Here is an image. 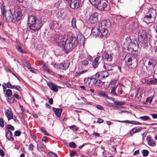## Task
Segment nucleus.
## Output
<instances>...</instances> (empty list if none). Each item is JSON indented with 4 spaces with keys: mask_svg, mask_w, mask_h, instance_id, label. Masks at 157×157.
Wrapping results in <instances>:
<instances>
[{
    "mask_svg": "<svg viewBox=\"0 0 157 157\" xmlns=\"http://www.w3.org/2000/svg\"><path fill=\"white\" fill-rule=\"evenodd\" d=\"M6 94L8 97H10L12 94V91L10 89H7L6 90Z\"/></svg>",
    "mask_w": 157,
    "mask_h": 157,
    "instance_id": "72a5a7b5",
    "label": "nucleus"
},
{
    "mask_svg": "<svg viewBox=\"0 0 157 157\" xmlns=\"http://www.w3.org/2000/svg\"><path fill=\"white\" fill-rule=\"evenodd\" d=\"M143 155L144 156L146 157L149 154V151L147 150H143L142 151Z\"/></svg>",
    "mask_w": 157,
    "mask_h": 157,
    "instance_id": "ea45409f",
    "label": "nucleus"
},
{
    "mask_svg": "<svg viewBox=\"0 0 157 157\" xmlns=\"http://www.w3.org/2000/svg\"><path fill=\"white\" fill-rule=\"evenodd\" d=\"M14 98H15L17 99L18 100H19L21 99V97L19 96L17 94L15 93L14 94Z\"/></svg>",
    "mask_w": 157,
    "mask_h": 157,
    "instance_id": "864d4df0",
    "label": "nucleus"
},
{
    "mask_svg": "<svg viewBox=\"0 0 157 157\" xmlns=\"http://www.w3.org/2000/svg\"><path fill=\"white\" fill-rule=\"evenodd\" d=\"M84 81L87 86L89 88H91L93 86L96 85L98 81L94 78H85L84 79Z\"/></svg>",
    "mask_w": 157,
    "mask_h": 157,
    "instance_id": "9b49d317",
    "label": "nucleus"
},
{
    "mask_svg": "<svg viewBox=\"0 0 157 157\" xmlns=\"http://www.w3.org/2000/svg\"><path fill=\"white\" fill-rule=\"evenodd\" d=\"M8 101L10 104L13 103L14 101L15 98L13 97H12L11 98L10 97H8Z\"/></svg>",
    "mask_w": 157,
    "mask_h": 157,
    "instance_id": "4c0bfd02",
    "label": "nucleus"
},
{
    "mask_svg": "<svg viewBox=\"0 0 157 157\" xmlns=\"http://www.w3.org/2000/svg\"><path fill=\"white\" fill-rule=\"evenodd\" d=\"M143 63L148 73L153 76L156 69L155 60L151 59H146L143 60Z\"/></svg>",
    "mask_w": 157,
    "mask_h": 157,
    "instance_id": "f03ea898",
    "label": "nucleus"
},
{
    "mask_svg": "<svg viewBox=\"0 0 157 157\" xmlns=\"http://www.w3.org/2000/svg\"><path fill=\"white\" fill-rule=\"evenodd\" d=\"M109 74L108 72L106 71H104L97 73L95 74V77L97 78H99L101 80H103L109 77Z\"/></svg>",
    "mask_w": 157,
    "mask_h": 157,
    "instance_id": "f8f14e48",
    "label": "nucleus"
},
{
    "mask_svg": "<svg viewBox=\"0 0 157 157\" xmlns=\"http://www.w3.org/2000/svg\"><path fill=\"white\" fill-rule=\"evenodd\" d=\"M33 145L32 144H30L29 145V149L31 151H33Z\"/></svg>",
    "mask_w": 157,
    "mask_h": 157,
    "instance_id": "052dcab7",
    "label": "nucleus"
},
{
    "mask_svg": "<svg viewBox=\"0 0 157 157\" xmlns=\"http://www.w3.org/2000/svg\"><path fill=\"white\" fill-rule=\"evenodd\" d=\"M67 43V40L66 41H64L63 40L59 42L58 43V45L60 47H63L65 49V46L66 45V44Z\"/></svg>",
    "mask_w": 157,
    "mask_h": 157,
    "instance_id": "cd10ccee",
    "label": "nucleus"
},
{
    "mask_svg": "<svg viewBox=\"0 0 157 157\" xmlns=\"http://www.w3.org/2000/svg\"><path fill=\"white\" fill-rule=\"evenodd\" d=\"M104 121L101 119L99 118L98 119L97 122L98 123H103Z\"/></svg>",
    "mask_w": 157,
    "mask_h": 157,
    "instance_id": "bf43d9fd",
    "label": "nucleus"
},
{
    "mask_svg": "<svg viewBox=\"0 0 157 157\" xmlns=\"http://www.w3.org/2000/svg\"><path fill=\"white\" fill-rule=\"evenodd\" d=\"M81 63L82 65L87 66L88 65L89 61L87 60L84 59L81 61Z\"/></svg>",
    "mask_w": 157,
    "mask_h": 157,
    "instance_id": "f704fd0d",
    "label": "nucleus"
},
{
    "mask_svg": "<svg viewBox=\"0 0 157 157\" xmlns=\"http://www.w3.org/2000/svg\"><path fill=\"white\" fill-rule=\"evenodd\" d=\"M138 47V44L136 40H132L130 41L129 44L127 42L124 43V48L129 52L132 53L133 51H136Z\"/></svg>",
    "mask_w": 157,
    "mask_h": 157,
    "instance_id": "423d86ee",
    "label": "nucleus"
},
{
    "mask_svg": "<svg viewBox=\"0 0 157 157\" xmlns=\"http://www.w3.org/2000/svg\"><path fill=\"white\" fill-rule=\"evenodd\" d=\"M151 116L153 118H157V114H151Z\"/></svg>",
    "mask_w": 157,
    "mask_h": 157,
    "instance_id": "680f3d73",
    "label": "nucleus"
},
{
    "mask_svg": "<svg viewBox=\"0 0 157 157\" xmlns=\"http://www.w3.org/2000/svg\"><path fill=\"white\" fill-rule=\"evenodd\" d=\"M96 108L101 110H103L104 109L103 107L100 105H97L96 106Z\"/></svg>",
    "mask_w": 157,
    "mask_h": 157,
    "instance_id": "5fc2aeb1",
    "label": "nucleus"
},
{
    "mask_svg": "<svg viewBox=\"0 0 157 157\" xmlns=\"http://www.w3.org/2000/svg\"><path fill=\"white\" fill-rule=\"evenodd\" d=\"M147 143L149 146H154L156 145V142L150 136H147L146 138Z\"/></svg>",
    "mask_w": 157,
    "mask_h": 157,
    "instance_id": "4be33fe9",
    "label": "nucleus"
},
{
    "mask_svg": "<svg viewBox=\"0 0 157 157\" xmlns=\"http://www.w3.org/2000/svg\"><path fill=\"white\" fill-rule=\"evenodd\" d=\"M49 103L51 104L52 105L53 104V100L52 98H49L48 101Z\"/></svg>",
    "mask_w": 157,
    "mask_h": 157,
    "instance_id": "e2e57ef3",
    "label": "nucleus"
},
{
    "mask_svg": "<svg viewBox=\"0 0 157 157\" xmlns=\"http://www.w3.org/2000/svg\"><path fill=\"white\" fill-rule=\"evenodd\" d=\"M0 155L2 157H3L5 155V153L2 149L0 150Z\"/></svg>",
    "mask_w": 157,
    "mask_h": 157,
    "instance_id": "13d9d810",
    "label": "nucleus"
},
{
    "mask_svg": "<svg viewBox=\"0 0 157 157\" xmlns=\"http://www.w3.org/2000/svg\"><path fill=\"white\" fill-rule=\"evenodd\" d=\"M7 87L9 88H11L12 89H16L17 90L20 91L21 90V88L19 86H15L14 85H12L11 83L9 82H8L7 84Z\"/></svg>",
    "mask_w": 157,
    "mask_h": 157,
    "instance_id": "5701e85b",
    "label": "nucleus"
},
{
    "mask_svg": "<svg viewBox=\"0 0 157 157\" xmlns=\"http://www.w3.org/2000/svg\"><path fill=\"white\" fill-rule=\"evenodd\" d=\"M41 130L43 132L45 133V134L46 135H48V133L47 132V131L45 130L44 128H41Z\"/></svg>",
    "mask_w": 157,
    "mask_h": 157,
    "instance_id": "4d7b16f0",
    "label": "nucleus"
},
{
    "mask_svg": "<svg viewBox=\"0 0 157 157\" xmlns=\"http://www.w3.org/2000/svg\"><path fill=\"white\" fill-rule=\"evenodd\" d=\"M102 61V59L101 58L100 56L97 57L95 58L92 63V66L94 68H97L99 63Z\"/></svg>",
    "mask_w": 157,
    "mask_h": 157,
    "instance_id": "a211bd4d",
    "label": "nucleus"
},
{
    "mask_svg": "<svg viewBox=\"0 0 157 157\" xmlns=\"http://www.w3.org/2000/svg\"><path fill=\"white\" fill-rule=\"evenodd\" d=\"M78 44V42L75 37H70L67 40L65 50L71 51L77 46Z\"/></svg>",
    "mask_w": 157,
    "mask_h": 157,
    "instance_id": "39448f33",
    "label": "nucleus"
},
{
    "mask_svg": "<svg viewBox=\"0 0 157 157\" xmlns=\"http://www.w3.org/2000/svg\"><path fill=\"white\" fill-rule=\"evenodd\" d=\"M70 65V62L68 60H65L59 65V68L61 69L66 70Z\"/></svg>",
    "mask_w": 157,
    "mask_h": 157,
    "instance_id": "f3484780",
    "label": "nucleus"
},
{
    "mask_svg": "<svg viewBox=\"0 0 157 157\" xmlns=\"http://www.w3.org/2000/svg\"><path fill=\"white\" fill-rule=\"evenodd\" d=\"M2 13L6 18V20L8 22H11L14 20L13 15L11 13V10L3 11L2 10Z\"/></svg>",
    "mask_w": 157,
    "mask_h": 157,
    "instance_id": "9d476101",
    "label": "nucleus"
},
{
    "mask_svg": "<svg viewBox=\"0 0 157 157\" xmlns=\"http://www.w3.org/2000/svg\"><path fill=\"white\" fill-rule=\"evenodd\" d=\"M138 38L139 40L145 46L147 45V33L144 29H140L138 33Z\"/></svg>",
    "mask_w": 157,
    "mask_h": 157,
    "instance_id": "6e6552de",
    "label": "nucleus"
},
{
    "mask_svg": "<svg viewBox=\"0 0 157 157\" xmlns=\"http://www.w3.org/2000/svg\"><path fill=\"white\" fill-rule=\"evenodd\" d=\"M93 135L96 137H99L100 136V134L98 133H93Z\"/></svg>",
    "mask_w": 157,
    "mask_h": 157,
    "instance_id": "338daca9",
    "label": "nucleus"
},
{
    "mask_svg": "<svg viewBox=\"0 0 157 157\" xmlns=\"http://www.w3.org/2000/svg\"><path fill=\"white\" fill-rule=\"evenodd\" d=\"M76 152L75 151H71L70 154V156L71 157H73L75 154Z\"/></svg>",
    "mask_w": 157,
    "mask_h": 157,
    "instance_id": "6e6d98bb",
    "label": "nucleus"
},
{
    "mask_svg": "<svg viewBox=\"0 0 157 157\" xmlns=\"http://www.w3.org/2000/svg\"><path fill=\"white\" fill-rule=\"evenodd\" d=\"M100 29H99L96 27L93 28L91 30V34L95 36H100V37H104L102 35V32Z\"/></svg>",
    "mask_w": 157,
    "mask_h": 157,
    "instance_id": "4468645a",
    "label": "nucleus"
},
{
    "mask_svg": "<svg viewBox=\"0 0 157 157\" xmlns=\"http://www.w3.org/2000/svg\"><path fill=\"white\" fill-rule=\"evenodd\" d=\"M157 14L156 9L150 8L144 17V21L147 24L153 23L155 20Z\"/></svg>",
    "mask_w": 157,
    "mask_h": 157,
    "instance_id": "20e7f679",
    "label": "nucleus"
},
{
    "mask_svg": "<svg viewBox=\"0 0 157 157\" xmlns=\"http://www.w3.org/2000/svg\"><path fill=\"white\" fill-rule=\"evenodd\" d=\"M62 1L61 0H58L56 2L54 5V6L56 8H58L59 7L60 4L61 3Z\"/></svg>",
    "mask_w": 157,
    "mask_h": 157,
    "instance_id": "37998d69",
    "label": "nucleus"
},
{
    "mask_svg": "<svg viewBox=\"0 0 157 157\" xmlns=\"http://www.w3.org/2000/svg\"><path fill=\"white\" fill-rule=\"evenodd\" d=\"M98 14L97 12L93 13L91 14L89 18V21L93 24L97 23L98 21Z\"/></svg>",
    "mask_w": 157,
    "mask_h": 157,
    "instance_id": "ddd939ff",
    "label": "nucleus"
},
{
    "mask_svg": "<svg viewBox=\"0 0 157 157\" xmlns=\"http://www.w3.org/2000/svg\"><path fill=\"white\" fill-rule=\"evenodd\" d=\"M89 1L93 6L97 5V0H89Z\"/></svg>",
    "mask_w": 157,
    "mask_h": 157,
    "instance_id": "79ce46f5",
    "label": "nucleus"
},
{
    "mask_svg": "<svg viewBox=\"0 0 157 157\" xmlns=\"http://www.w3.org/2000/svg\"><path fill=\"white\" fill-rule=\"evenodd\" d=\"M43 68L47 72L49 73L52 72V71L49 69L47 66L45 64L43 65Z\"/></svg>",
    "mask_w": 157,
    "mask_h": 157,
    "instance_id": "473e14b6",
    "label": "nucleus"
},
{
    "mask_svg": "<svg viewBox=\"0 0 157 157\" xmlns=\"http://www.w3.org/2000/svg\"><path fill=\"white\" fill-rule=\"evenodd\" d=\"M77 38L79 40V44L81 45H83L85 43V38L82 35H78Z\"/></svg>",
    "mask_w": 157,
    "mask_h": 157,
    "instance_id": "a878e982",
    "label": "nucleus"
},
{
    "mask_svg": "<svg viewBox=\"0 0 157 157\" xmlns=\"http://www.w3.org/2000/svg\"><path fill=\"white\" fill-rule=\"evenodd\" d=\"M124 59L128 68L130 69H134L138 65L137 58L129 53L125 55Z\"/></svg>",
    "mask_w": 157,
    "mask_h": 157,
    "instance_id": "7ed1b4c3",
    "label": "nucleus"
},
{
    "mask_svg": "<svg viewBox=\"0 0 157 157\" xmlns=\"http://www.w3.org/2000/svg\"><path fill=\"white\" fill-rule=\"evenodd\" d=\"M21 134V132L19 131H16L14 132V135L16 136H19Z\"/></svg>",
    "mask_w": 157,
    "mask_h": 157,
    "instance_id": "8fccbe9b",
    "label": "nucleus"
},
{
    "mask_svg": "<svg viewBox=\"0 0 157 157\" xmlns=\"http://www.w3.org/2000/svg\"><path fill=\"white\" fill-rule=\"evenodd\" d=\"M7 127L8 128V130L10 129L12 131L14 130V128L11 124L7 125Z\"/></svg>",
    "mask_w": 157,
    "mask_h": 157,
    "instance_id": "a18cd8bd",
    "label": "nucleus"
},
{
    "mask_svg": "<svg viewBox=\"0 0 157 157\" xmlns=\"http://www.w3.org/2000/svg\"><path fill=\"white\" fill-rule=\"evenodd\" d=\"M156 82H157V79L151 80L149 82V83L150 84H154Z\"/></svg>",
    "mask_w": 157,
    "mask_h": 157,
    "instance_id": "603ef678",
    "label": "nucleus"
},
{
    "mask_svg": "<svg viewBox=\"0 0 157 157\" xmlns=\"http://www.w3.org/2000/svg\"><path fill=\"white\" fill-rule=\"evenodd\" d=\"M96 6L97 8L100 10L108 11L109 9V6L106 0H100Z\"/></svg>",
    "mask_w": 157,
    "mask_h": 157,
    "instance_id": "1a4fd4ad",
    "label": "nucleus"
},
{
    "mask_svg": "<svg viewBox=\"0 0 157 157\" xmlns=\"http://www.w3.org/2000/svg\"><path fill=\"white\" fill-rule=\"evenodd\" d=\"M140 118L144 121H147L150 119V117L146 116H142L140 117Z\"/></svg>",
    "mask_w": 157,
    "mask_h": 157,
    "instance_id": "58836bf2",
    "label": "nucleus"
},
{
    "mask_svg": "<svg viewBox=\"0 0 157 157\" xmlns=\"http://www.w3.org/2000/svg\"><path fill=\"white\" fill-rule=\"evenodd\" d=\"M153 98V97L152 96L147 98L146 100V102H149V103H151L152 100Z\"/></svg>",
    "mask_w": 157,
    "mask_h": 157,
    "instance_id": "c03bdc74",
    "label": "nucleus"
},
{
    "mask_svg": "<svg viewBox=\"0 0 157 157\" xmlns=\"http://www.w3.org/2000/svg\"><path fill=\"white\" fill-rule=\"evenodd\" d=\"M16 49L20 52L25 53H26L25 51L23 49H22V48L20 47L19 46H17L16 47Z\"/></svg>",
    "mask_w": 157,
    "mask_h": 157,
    "instance_id": "e433bc0d",
    "label": "nucleus"
},
{
    "mask_svg": "<svg viewBox=\"0 0 157 157\" xmlns=\"http://www.w3.org/2000/svg\"><path fill=\"white\" fill-rule=\"evenodd\" d=\"M116 90H117V86L116 87H113L111 90V93L114 96H118V94L116 92Z\"/></svg>",
    "mask_w": 157,
    "mask_h": 157,
    "instance_id": "c756f323",
    "label": "nucleus"
},
{
    "mask_svg": "<svg viewBox=\"0 0 157 157\" xmlns=\"http://www.w3.org/2000/svg\"><path fill=\"white\" fill-rule=\"evenodd\" d=\"M102 58L106 61L110 62L112 60V56L111 55L108 54L106 52L104 51L102 52Z\"/></svg>",
    "mask_w": 157,
    "mask_h": 157,
    "instance_id": "dca6fc26",
    "label": "nucleus"
},
{
    "mask_svg": "<svg viewBox=\"0 0 157 157\" xmlns=\"http://www.w3.org/2000/svg\"><path fill=\"white\" fill-rule=\"evenodd\" d=\"M28 23L30 29L34 31L39 30L42 26V21L33 15L28 16Z\"/></svg>",
    "mask_w": 157,
    "mask_h": 157,
    "instance_id": "f257e3e1",
    "label": "nucleus"
},
{
    "mask_svg": "<svg viewBox=\"0 0 157 157\" xmlns=\"http://www.w3.org/2000/svg\"><path fill=\"white\" fill-rule=\"evenodd\" d=\"M69 146L70 147L75 148L76 147V144L74 142H71L70 143Z\"/></svg>",
    "mask_w": 157,
    "mask_h": 157,
    "instance_id": "49530a36",
    "label": "nucleus"
},
{
    "mask_svg": "<svg viewBox=\"0 0 157 157\" xmlns=\"http://www.w3.org/2000/svg\"><path fill=\"white\" fill-rule=\"evenodd\" d=\"M103 67L106 70L110 71L112 70L113 67L110 65L105 64L103 66Z\"/></svg>",
    "mask_w": 157,
    "mask_h": 157,
    "instance_id": "c85d7f7f",
    "label": "nucleus"
},
{
    "mask_svg": "<svg viewBox=\"0 0 157 157\" xmlns=\"http://www.w3.org/2000/svg\"><path fill=\"white\" fill-rule=\"evenodd\" d=\"M53 110L56 115L58 117H60L61 113L62 112V108H56L53 107Z\"/></svg>",
    "mask_w": 157,
    "mask_h": 157,
    "instance_id": "b1692460",
    "label": "nucleus"
},
{
    "mask_svg": "<svg viewBox=\"0 0 157 157\" xmlns=\"http://www.w3.org/2000/svg\"><path fill=\"white\" fill-rule=\"evenodd\" d=\"M86 71H87L86 70L83 71H80L79 72L78 74L79 75H80L84 73H85V72H86Z\"/></svg>",
    "mask_w": 157,
    "mask_h": 157,
    "instance_id": "0e129e2a",
    "label": "nucleus"
},
{
    "mask_svg": "<svg viewBox=\"0 0 157 157\" xmlns=\"http://www.w3.org/2000/svg\"><path fill=\"white\" fill-rule=\"evenodd\" d=\"M133 131H134L135 133L139 132L141 131L142 130V128L141 127H139L138 129H136V128H132Z\"/></svg>",
    "mask_w": 157,
    "mask_h": 157,
    "instance_id": "a19ab883",
    "label": "nucleus"
},
{
    "mask_svg": "<svg viewBox=\"0 0 157 157\" xmlns=\"http://www.w3.org/2000/svg\"><path fill=\"white\" fill-rule=\"evenodd\" d=\"M139 150H136L133 153V155H135L136 154H138L139 153Z\"/></svg>",
    "mask_w": 157,
    "mask_h": 157,
    "instance_id": "69168bd1",
    "label": "nucleus"
},
{
    "mask_svg": "<svg viewBox=\"0 0 157 157\" xmlns=\"http://www.w3.org/2000/svg\"><path fill=\"white\" fill-rule=\"evenodd\" d=\"M47 84L50 88L54 92H57L58 91V89L56 85L52 83H49L47 82Z\"/></svg>",
    "mask_w": 157,
    "mask_h": 157,
    "instance_id": "393cba45",
    "label": "nucleus"
},
{
    "mask_svg": "<svg viewBox=\"0 0 157 157\" xmlns=\"http://www.w3.org/2000/svg\"><path fill=\"white\" fill-rule=\"evenodd\" d=\"M115 104L117 105H121L124 104V103L122 101H116L114 102Z\"/></svg>",
    "mask_w": 157,
    "mask_h": 157,
    "instance_id": "de8ad7c7",
    "label": "nucleus"
},
{
    "mask_svg": "<svg viewBox=\"0 0 157 157\" xmlns=\"http://www.w3.org/2000/svg\"><path fill=\"white\" fill-rule=\"evenodd\" d=\"M68 3L71 8L73 9L78 8L80 5L79 0H71L70 2Z\"/></svg>",
    "mask_w": 157,
    "mask_h": 157,
    "instance_id": "2eb2a0df",
    "label": "nucleus"
},
{
    "mask_svg": "<svg viewBox=\"0 0 157 157\" xmlns=\"http://www.w3.org/2000/svg\"><path fill=\"white\" fill-rule=\"evenodd\" d=\"M0 126L2 127H3L4 126V121L2 118H0Z\"/></svg>",
    "mask_w": 157,
    "mask_h": 157,
    "instance_id": "09e8293b",
    "label": "nucleus"
},
{
    "mask_svg": "<svg viewBox=\"0 0 157 157\" xmlns=\"http://www.w3.org/2000/svg\"><path fill=\"white\" fill-rule=\"evenodd\" d=\"M98 94L100 96H102L104 97H106V98L108 97L107 94L105 92H99L98 93Z\"/></svg>",
    "mask_w": 157,
    "mask_h": 157,
    "instance_id": "7c9ffc66",
    "label": "nucleus"
},
{
    "mask_svg": "<svg viewBox=\"0 0 157 157\" xmlns=\"http://www.w3.org/2000/svg\"><path fill=\"white\" fill-rule=\"evenodd\" d=\"M125 86L123 84H119L117 86V94H121L123 92V90Z\"/></svg>",
    "mask_w": 157,
    "mask_h": 157,
    "instance_id": "412c9836",
    "label": "nucleus"
},
{
    "mask_svg": "<svg viewBox=\"0 0 157 157\" xmlns=\"http://www.w3.org/2000/svg\"><path fill=\"white\" fill-rule=\"evenodd\" d=\"M76 19L74 17L71 20V25L73 28H76Z\"/></svg>",
    "mask_w": 157,
    "mask_h": 157,
    "instance_id": "2f4dec72",
    "label": "nucleus"
},
{
    "mask_svg": "<svg viewBox=\"0 0 157 157\" xmlns=\"http://www.w3.org/2000/svg\"><path fill=\"white\" fill-rule=\"evenodd\" d=\"M111 26V23L109 20H102L101 24L99 25V28L102 32V35L106 36L109 34L108 29Z\"/></svg>",
    "mask_w": 157,
    "mask_h": 157,
    "instance_id": "0eeeda50",
    "label": "nucleus"
},
{
    "mask_svg": "<svg viewBox=\"0 0 157 157\" xmlns=\"http://www.w3.org/2000/svg\"><path fill=\"white\" fill-rule=\"evenodd\" d=\"M15 15L16 16V18L17 21H19L22 19L23 15L20 8L18 9V10L16 12Z\"/></svg>",
    "mask_w": 157,
    "mask_h": 157,
    "instance_id": "6ab92c4d",
    "label": "nucleus"
},
{
    "mask_svg": "<svg viewBox=\"0 0 157 157\" xmlns=\"http://www.w3.org/2000/svg\"><path fill=\"white\" fill-rule=\"evenodd\" d=\"M49 155L50 157H58L57 155L54 153L50 152L49 153Z\"/></svg>",
    "mask_w": 157,
    "mask_h": 157,
    "instance_id": "3c124183",
    "label": "nucleus"
},
{
    "mask_svg": "<svg viewBox=\"0 0 157 157\" xmlns=\"http://www.w3.org/2000/svg\"><path fill=\"white\" fill-rule=\"evenodd\" d=\"M5 114L8 120H9L12 118L13 114L12 111L10 110H7L5 111Z\"/></svg>",
    "mask_w": 157,
    "mask_h": 157,
    "instance_id": "bb28decb",
    "label": "nucleus"
},
{
    "mask_svg": "<svg viewBox=\"0 0 157 157\" xmlns=\"http://www.w3.org/2000/svg\"><path fill=\"white\" fill-rule=\"evenodd\" d=\"M117 121L120 122L129 123L134 124V123H135V121H130L128 120H126L124 121Z\"/></svg>",
    "mask_w": 157,
    "mask_h": 157,
    "instance_id": "c9c22d12",
    "label": "nucleus"
},
{
    "mask_svg": "<svg viewBox=\"0 0 157 157\" xmlns=\"http://www.w3.org/2000/svg\"><path fill=\"white\" fill-rule=\"evenodd\" d=\"M6 139L10 141H12L14 140L12 133L9 130H7L6 132Z\"/></svg>",
    "mask_w": 157,
    "mask_h": 157,
    "instance_id": "aec40b11",
    "label": "nucleus"
},
{
    "mask_svg": "<svg viewBox=\"0 0 157 157\" xmlns=\"http://www.w3.org/2000/svg\"><path fill=\"white\" fill-rule=\"evenodd\" d=\"M156 32L157 33V23H156L154 26Z\"/></svg>",
    "mask_w": 157,
    "mask_h": 157,
    "instance_id": "774afa93",
    "label": "nucleus"
}]
</instances>
